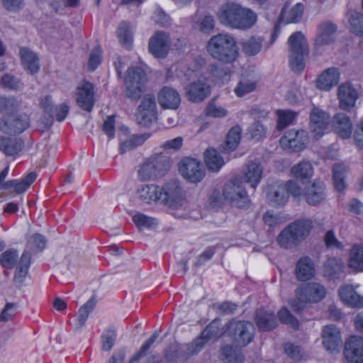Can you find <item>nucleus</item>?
I'll list each match as a JSON object with an SVG mask.
<instances>
[{
  "instance_id": "obj_3",
  "label": "nucleus",
  "mask_w": 363,
  "mask_h": 363,
  "mask_svg": "<svg viewBox=\"0 0 363 363\" xmlns=\"http://www.w3.org/2000/svg\"><path fill=\"white\" fill-rule=\"evenodd\" d=\"M31 251H3L0 265L6 269L15 268L13 281L21 286L26 278L31 264Z\"/></svg>"
},
{
  "instance_id": "obj_9",
  "label": "nucleus",
  "mask_w": 363,
  "mask_h": 363,
  "mask_svg": "<svg viewBox=\"0 0 363 363\" xmlns=\"http://www.w3.org/2000/svg\"><path fill=\"white\" fill-rule=\"evenodd\" d=\"M184 201L182 189L177 180L169 181L160 187V203L168 208L177 209L183 205Z\"/></svg>"
},
{
  "instance_id": "obj_42",
  "label": "nucleus",
  "mask_w": 363,
  "mask_h": 363,
  "mask_svg": "<svg viewBox=\"0 0 363 363\" xmlns=\"http://www.w3.org/2000/svg\"><path fill=\"white\" fill-rule=\"evenodd\" d=\"M241 128L238 125L233 127L228 132L223 150L226 152L235 150L240 141Z\"/></svg>"
},
{
  "instance_id": "obj_22",
  "label": "nucleus",
  "mask_w": 363,
  "mask_h": 363,
  "mask_svg": "<svg viewBox=\"0 0 363 363\" xmlns=\"http://www.w3.org/2000/svg\"><path fill=\"white\" fill-rule=\"evenodd\" d=\"M210 94V86L203 81L199 79L186 86V96L192 102H200Z\"/></svg>"
},
{
  "instance_id": "obj_33",
  "label": "nucleus",
  "mask_w": 363,
  "mask_h": 363,
  "mask_svg": "<svg viewBox=\"0 0 363 363\" xmlns=\"http://www.w3.org/2000/svg\"><path fill=\"white\" fill-rule=\"evenodd\" d=\"M256 324L259 330L267 331L275 328L277 323L274 313L264 309H259L256 313Z\"/></svg>"
},
{
  "instance_id": "obj_14",
  "label": "nucleus",
  "mask_w": 363,
  "mask_h": 363,
  "mask_svg": "<svg viewBox=\"0 0 363 363\" xmlns=\"http://www.w3.org/2000/svg\"><path fill=\"white\" fill-rule=\"evenodd\" d=\"M326 195L325 185L319 179L308 183L303 191L306 202L313 206L322 203L325 200Z\"/></svg>"
},
{
  "instance_id": "obj_51",
  "label": "nucleus",
  "mask_w": 363,
  "mask_h": 363,
  "mask_svg": "<svg viewBox=\"0 0 363 363\" xmlns=\"http://www.w3.org/2000/svg\"><path fill=\"white\" fill-rule=\"evenodd\" d=\"M278 116L277 128L279 130L284 129L290 125L297 116L295 111L291 110H277Z\"/></svg>"
},
{
  "instance_id": "obj_53",
  "label": "nucleus",
  "mask_w": 363,
  "mask_h": 363,
  "mask_svg": "<svg viewBox=\"0 0 363 363\" xmlns=\"http://www.w3.org/2000/svg\"><path fill=\"white\" fill-rule=\"evenodd\" d=\"M118 37L120 43L125 48L130 46L132 35L130 25L126 22H122L118 28Z\"/></svg>"
},
{
  "instance_id": "obj_29",
  "label": "nucleus",
  "mask_w": 363,
  "mask_h": 363,
  "mask_svg": "<svg viewBox=\"0 0 363 363\" xmlns=\"http://www.w3.org/2000/svg\"><path fill=\"white\" fill-rule=\"evenodd\" d=\"M295 274L297 279L301 281L313 278L315 275V269L311 259L307 257L301 258L296 264Z\"/></svg>"
},
{
  "instance_id": "obj_54",
  "label": "nucleus",
  "mask_w": 363,
  "mask_h": 363,
  "mask_svg": "<svg viewBox=\"0 0 363 363\" xmlns=\"http://www.w3.org/2000/svg\"><path fill=\"white\" fill-rule=\"evenodd\" d=\"M133 220L136 226L143 228H151L157 225L156 220L143 213H137L133 217Z\"/></svg>"
},
{
  "instance_id": "obj_40",
  "label": "nucleus",
  "mask_w": 363,
  "mask_h": 363,
  "mask_svg": "<svg viewBox=\"0 0 363 363\" xmlns=\"http://www.w3.org/2000/svg\"><path fill=\"white\" fill-rule=\"evenodd\" d=\"M96 298L91 296L84 305H82L77 313V326L82 328L84 326L89 314L93 311L96 305Z\"/></svg>"
},
{
  "instance_id": "obj_16",
  "label": "nucleus",
  "mask_w": 363,
  "mask_h": 363,
  "mask_svg": "<svg viewBox=\"0 0 363 363\" xmlns=\"http://www.w3.org/2000/svg\"><path fill=\"white\" fill-rule=\"evenodd\" d=\"M308 142L307 132L303 130H290L280 139V143L283 147L294 152H299L304 149Z\"/></svg>"
},
{
  "instance_id": "obj_64",
  "label": "nucleus",
  "mask_w": 363,
  "mask_h": 363,
  "mask_svg": "<svg viewBox=\"0 0 363 363\" xmlns=\"http://www.w3.org/2000/svg\"><path fill=\"white\" fill-rule=\"evenodd\" d=\"M224 202H226V199L224 196L223 191L220 192L218 190H214L210 195L209 203L211 207H220Z\"/></svg>"
},
{
  "instance_id": "obj_26",
  "label": "nucleus",
  "mask_w": 363,
  "mask_h": 363,
  "mask_svg": "<svg viewBox=\"0 0 363 363\" xmlns=\"http://www.w3.org/2000/svg\"><path fill=\"white\" fill-rule=\"evenodd\" d=\"M158 102L163 108L177 109L181 102L180 95L173 88L165 86L158 94Z\"/></svg>"
},
{
  "instance_id": "obj_27",
  "label": "nucleus",
  "mask_w": 363,
  "mask_h": 363,
  "mask_svg": "<svg viewBox=\"0 0 363 363\" xmlns=\"http://www.w3.org/2000/svg\"><path fill=\"white\" fill-rule=\"evenodd\" d=\"M341 301L346 305L354 308L363 307V296H359L352 286H344L339 290Z\"/></svg>"
},
{
  "instance_id": "obj_52",
  "label": "nucleus",
  "mask_w": 363,
  "mask_h": 363,
  "mask_svg": "<svg viewBox=\"0 0 363 363\" xmlns=\"http://www.w3.org/2000/svg\"><path fill=\"white\" fill-rule=\"evenodd\" d=\"M40 106L43 109L45 113L48 115V117L45 116V128H48L52 125L53 121L52 113L54 106L52 103L51 97L46 96L43 98L40 102Z\"/></svg>"
},
{
  "instance_id": "obj_12",
  "label": "nucleus",
  "mask_w": 363,
  "mask_h": 363,
  "mask_svg": "<svg viewBox=\"0 0 363 363\" xmlns=\"http://www.w3.org/2000/svg\"><path fill=\"white\" fill-rule=\"evenodd\" d=\"M202 349L201 340H194L191 344L179 345L174 343L169 345L166 351L165 357L168 361L172 362L177 359H186L196 354Z\"/></svg>"
},
{
  "instance_id": "obj_31",
  "label": "nucleus",
  "mask_w": 363,
  "mask_h": 363,
  "mask_svg": "<svg viewBox=\"0 0 363 363\" xmlns=\"http://www.w3.org/2000/svg\"><path fill=\"white\" fill-rule=\"evenodd\" d=\"M37 175L34 172L29 173L21 180H9L1 184V189H9L14 188L16 194H22L27 190L30 184L36 179Z\"/></svg>"
},
{
  "instance_id": "obj_44",
  "label": "nucleus",
  "mask_w": 363,
  "mask_h": 363,
  "mask_svg": "<svg viewBox=\"0 0 363 363\" xmlns=\"http://www.w3.org/2000/svg\"><path fill=\"white\" fill-rule=\"evenodd\" d=\"M277 242L282 248H293L300 243L288 227L285 228L280 233L277 237Z\"/></svg>"
},
{
  "instance_id": "obj_24",
  "label": "nucleus",
  "mask_w": 363,
  "mask_h": 363,
  "mask_svg": "<svg viewBox=\"0 0 363 363\" xmlns=\"http://www.w3.org/2000/svg\"><path fill=\"white\" fill-rule=\"evenodd\" d=\"M268 201L274 206L284 205L288 199L286 188L281 181L274 182L268 186L267 193Z\"/></svg>"
},
{
  "instance_id": "obj_17",
  "label": "nucleus",
  "mask_w": 363,
  "mask_h": 363,
  "mask_svg": "<svg viewBox=\"0 0 363 363\" xmlns=\"http://www.w3.org/2000/svg\"><path fill=\"white\" fill-rule=\"evenodd\" d=\"M94 85L86 81L81 82L77 89L76 102L84 111H91L94 104Z\"/></svg>"
},
{
  "instance_id": "obj_1",
  "label": "nucleus",
  "mask_w": 363,
  "mask_h": 363,
  "mask_svg": "<svg viewBox=\"0 0 363 363\" xmlns=\"http://www.w3.org/2000/svg\"><path fill=\"white\" fill-rule=\"evenodd\" d=\"M218 17L223 25L240 30L249 29L257 21V15L254 11L235 2L222 5Z\"/></svg>"
},
{
  "instance_id": "obj_47",
  "label": "nucleus",
  "mask_w": 363,
  "mask_h": 363,
  "mask_svg": "<svg viewBox=\"0 0 363 363\" xmlns=\"http://www.w3.org/2000/svg\"><path fill=\"white\" fill-rule=\"evenodd\" d=\"M20 108V104L14 97L0 96V112L13 116Z\"/></svg>"
},
{
  "instance_id": "obj_63",
  "label": "nucleus",
  "mask_w": 363,
  "mask_h": 363,
  "mask_svg": "<svg viewBox=\"0 0 363 363\" xmlns=\"http://www.w3.org/2000/svg\"><path fill=\"white\" fill-rule=\"evenodd\" d=\"M28 247L43 250L46 247V239L43 235L35 233L28 241Z\"/></svg>"
},
{
  "instance_id": "obj_32",
  "label": "nucleus",
  "mask_w": 363,
  "mask_h": 363,
  "mask_svg": "<svg viewBox=\"0 0 363 363\" xmlns=\"http://www.w3.org/2000/svg\"><path fill=\"white\" fill-rule=\"evenodd\" d=\"M339 77L340 74L336 68H329L318 78L317 87L321 90H328L337 84Z\"/></svg>"
},
{
  "instance_id": "obj_56",
  "label": "nucleus",
  "mask_w": 363,
  "mask_h": 363,
  "mask_svg": "<svg viewBox=\"0 0 363 363\" xmlns=\"http://www.w3.org/2000/svg\"><path fill=\"white\" fill-rule=\"evenodd\" d=\"M349 21L351 26V30L354 33L359 35H363V13H352L349 19Z\"/></svg>"
},
{
  "instance_id": "obj_34",
  "label": "nucleus",
  "mask_w": 363,
  "mask_h": 363,
  "mask_svg": "<svg viewBox=\"0 0 363 363\" xmlns=\"http://www.w3.org/2000/svg\"><path fill=\"white\" fill-rule=\"evenodd\" d=\"M20 54L23 68L30 74L37 73L40 69V64L35 53L28 48H21Z\"/></svg>"
},
{
  "instance_id": "obj_5",
  "label": "nucleus",
  "mask_w": 363,
  "mask_h": 363,
  "mask_svg": "<svg viewBox=\"0 0 363 363\" xmlns=\"http://www.w3.org/2000/svg\"><path fill=\"white\" fill-rule=\"evenodd\" d=\"M288 42L291 68L295 72H301L305 67L304 57L308 53L307 41L301 32H296L289 37Z\"/></svg>"
},
{
  "instance_id": "obj_8",
  "label": "nucleus",
  "mask_w": 363,
  "mask_h": 363,
  "mask_svg": "<svg viewBox=\"0 0 363 363\" xmlns=\"http://www.w3.org/2000/svg\"><path fill=\"white\" fill-rule=\"evenodd\" d=\"M227 335L238 346H246L253 340L255 327L247 321H231L227 327Z\"/></svg>"
},
{
  "instance_id": "obj_39",
  "label": "nucleus",
  "mask_w": 363,
  "mask_h": 363,
  "mask_svg": "<svg viewBox=\"0 0 363 363\" xmlns=\"http://www.w3.org/2000/svg\"><path fill=\"white\" fill-rule=\"evenodd\" d=\"M291 173L293 177L303 182L312 177L313 168L310 162L303 160L291 167Z\"/></svg>"
},
{
  "instance_id": "obj_59",
  "label": "nucleus",
  "mask_w": 363,
  "mask_h": 363,
  "mask_svg": "<svg viewBox=\"0 0 363 363\" xmlns=\"http://www.w3.org/2000/svg\"><path fill=\"white\" fill-rule=\"evenodd\" d=\"M17 304L7 303L0 313V322L11 320L17 313Z\"/></svg>"
},
{
  "instance_id": "obj_4",
  "label": "nucleus",
  "mask_w": 363,
  "mask_h": 363,
  "mask_svg": "<svg viewBox=\"0 0 363 363\" xmlns=\"http://www.w3.org/2000/svg\"><path fill=\"white\" fill-rule=\"evenodd\" d=\"M326 296V289L318 283L310 282L299 286L296 290V298L289 303L292 309L300 311L306 303H318Z\"/></svg>"
},
{
  "instance_id": "obj_7",
  "label": "nucleus",
  "mask_w": 363,
  "mask_h": 363,
  "mask_svg": "<svg viewBox=\"0 0 363 363\" xmlns=\"http://www.w3.org/2000/svg\"><path fill=\"white\" fill-rule=\"evenodd\" d=\"M146 82V74L142 68H129L125 78V96L133 101H138L145 91Z\"/></svg>"
},
{
  "instance_id": "obj_48",
  "label": "nucleus",
  "mask_w": 363,
  "mask_h": 363,
  "mask_svg": "<svg viewBox=\"0 0 363 363\" xmlns=\"http://www.w3.org/2000/svg\"><path fill=\"white\" fill-rule=\"evenodd\" d=\"M207 72L213 81L224 80L229 76L230 69L228 67L220 66L213 62L208 66Z\"/></svg>"
},
{
  "instance_id": "obj_11",
  "label": "nucleus",
  "mask_w": 363,
  "mask_h": 363,
  "mask_svg": "<svg viewBox=\"0 0 363 363\" xmlns=\"http://www.w3.org/2000/svg\"><path fill=\"white\" fill-rule=\"evenodd\" d=\"M156 107L155 96L152 94L145 95L135 113L137 123L142 127H149L156 120Z\"/></svg>"
},
{
  "instance_id": "obj_61",
  "label": "nucleus",
  "mask_w": 363,
  "mask_h": 363,
  "mask_svg": "<svg viewBox=\"0 0 363 363\" xmlns=\"http://www.w3.org/2000/svg\"><path fill=\"white\" fill-rule=\"evenodd\" d=\"M101 50L99 47H96L91 52L88 62V67L91 71H94L101 63Z\"/></svg>"
},
{
  "instance_id": "obj_45",
  "label": "nucleus",
  "mask_w": 363,
  "mask_h": 363,
  "mask_svg": "<svg viewBox=\"0 0 363 363\" xmlns=\"http://www.w3.org/2000/svg\"><path fill=\"white\" fill-rule=\"evenodd\" d=\"M242 51L247 55H257L262 49V39L261 38L252 37L244 40L241 43Z\"/></svg>"
},
{
  "instance_id": "obj_6",
  "label": "nucleus",
  "mask_w": 363,
  "mask_h": 363,
  "mask_svg": "<svg viewBox=\"0 0 363 363\" xmlns=\"http://www.w3.org/2000/svg\"><path fill=\"white\" fill-rule=\"evenodd\" d=\"M171 162L168 157L162 154L150 157L138 170V177L142 181L154 179L164 176L169 169Z\"/></svg>"
},
{
  "instance_id": "obj_20",
  "label": "nucleus",
  "mask_w": 363,
  "mask_h": 363,
  "mask_svg": "<svg viewBox=\"0 0 363 363\" xmlns=\"http://www.w3.org/2000/svg\"><path fill=\"white\" fill-rule=\"evenodd\" d=\"M323 344L325 350L330 353L338 351L342 344L340 332L334 325L325 326L322 333Z\"/></svg>"
},
{
  "instance_id": "obj_43",
  "label": "nucleus",
  "mask_w": 363,
  "mask_h": 363,
  "mask_svg": "<svg viewBox=\"0 0 363 363\" xmlns=\"http://www.w3.org/2000/svg\"><path fill=\"white\" fill-rule=\"evenodd\" d=\"M205 162L209 170L217 172L223 164V158L214 149H208L205 152Z\"/></svg>"
},
{
  "instance_id": "obj_15",
  "label": "nucleus",
  "mask_w": 363,
  "mask_h": 363,
  "mask_svg": "<svg viewBox=\"0 0 363 363\" xmlns=\"http://www.w3.org/2000/svg\"><path fill=\"white\" fill-rule=\"evenodd\" d=\"M343 354L347 363H363V337L350 336L345 342Z\"/></svg>"
},
{
  "instance_id": "obj_2",
  "label": "nucleus",
  "mask_w": 363,
  "mask_h": 363,
  "mask_svg": "<svg viewBox=\"0 0 363 363\" xmlns=\"http://www.w3.org/2000/svg\"><path fill=\"white\" fill-rule=\"evenodd\" d=\"M206 49L213 59L225 64L233 63L239 55L237 42L228 33H219L212 36L207 43Z\"/></svg>"
},
{
  "instance_id": "obj_10",
  "label": "nucleus",
  "mask_w": 363,
  "mask_h": 363,
  "mask_svg": "<svg viewBox=\"0 0 363 363\" xmlns=\"http://www.w3.org/2000/svg\"><path fill=\"white\" fill-rule=\"evenodd\" d=\"M224 196L226 202L233 206L244 208L250 205V199L245 189L242 186V182L238 178H233L223 186Z\"/></svg>"
},
{
  "instance_id": "obj_38",
  "label": "nucleus",
  "mask_w": 363,
  "mask_h": 363,
  "mask_svg": "<svg viewBox=\"0 0 363 363\" xmlns=\"http://www.w3.org/2000/svg\"><path fill=\"white\" fill-rule=\"evenodd\" d=\"M296 239L301 242L309 234L312 228L311 222L307 220H298L287 226Z\"/></svg>"
},
{
  "instance_id": "obj_28",
  "label": "nucleus",
  "mask_w": 363,
  "mask_h": 363,
  "mask_svg": "<svg viewBox=\"0 0 363 363\" xmlns=\"http://www.w3.org/2000/svg\"><path fill=\"white\" fill-rule=\"evenodd\" d=\"M333 123L340 137L343 139L350 138L352 133V123L345 113H337L333 117Z\"/></svg>"
},
{
  "instance_id": "obj_46",
  "label": "nucleus",
  "mask_w": 363,
  "mask_h": 363,
  "mask_svg": "<svg viewBox=\"0 0 363 363\" xmlns=\"http://www.w3.org/2000/svg\"><path fill=\"white\" fill-rule=\"evenodd\" d=\"M303 9V5L297 3L288 11L286 10V7H284L281 10V16L287 23H297L302 17Z\"/></svg>"
},
{
  "instance_id": "obj_50",
  "label": "nucleus",
  "mask_w": 363,
  "mask_h": 363,
  "mask_svg": "<svg viewBox=\"0 0 363 363\" xmlns=\"http://www.w3.org/2000/svg\"><path fill=\"white\" fill-rule=\"evenodd\" d=\"M147 138L143 135H133L123 142L120 145V153L124 154L130 150H133L138 146L141 145L145 140Z\"/></svg>"
},
{
  "instance_id": "obj_23",
  "label": "nucleus",
  "mask_w": 363,
  "mask_h": 363,
  "mask_svg": "<svg viewBox=\"0 0 363 363\" xmlns=\"http://www.w3.org/2000/svg\"><path fill=\"white\" fill-rule=\"evenodd\" d=\"M262 173L263 167L261 163L257 161H250L243 169L242 179L255 189L260 182Z\"/></svg>"
},
{
  "instance_id": "obj_25",
  "label": "nucleus",
  "mask_w": 363,
  "mask_h": 363,
  "mask_svg": "<svg viewBox=\"0 0 363 363\" xmlns=\"http://www.w3.org/2000/svg\"><path fill=\"white\" fill-rule=\"evenodd\" d=\"M336 26L330 22L322 23L318 26V31L315 40V47L318 49L320 47L329 45L335 40Z\"/></svg>"
},
{
  "instance_id": "obj_41",
  "label": "nucleus",
  "mask_w": 363,
  "mask_h": 363,
  "mask_svg": "<svg viewBox=\"0 0 363 363\" xmlns=\"http://www.w3.org/2000/svg\"><path fill=\"white\" fill-rule=\"evenodd\" d=\"M347 171V167L342 164H335L333 168V179L335 188L338 191H342L345 187V175Z\"/></svg>"
},
{
  "instance_id": "obj_21",
  "label": "nucleus",
  "mask_w": 363,
  "mask_h": 363,
  "mask_svg": "<svg viewBox=\"0 0 363 363\" xmlns=\"http://www.w3.org/2000/svg\"><path fill=\"white\" fill-rule=\"evenodd\" d=\"M337 96L340 108L344 111L352 108L358 99L357 90L350 83H345L339 86Z\"/></svg>"
},
{
  "instance_id": "obj_58",
  "label": "nucleus",
  "mask_w": 363,
  "mask_h": 363,
  "mask_svg": "<svg viewBox=\"0 0 363 363\" xmlns=\"http://www.w3.org/2000/svg\"><path fill=\"white\" fill-rule=\"evenodd\" d=\"M349 267L357 272L363 271V251H351Z\"/></svg>"
},
{
  "instance_id": "obj_57",
  "label": "nucleus",
  "mask_w": 363,
  "mask_h": 363,
  "mask_svg": "<svg viewBox=\"0 0 363 363\" xmlns=\"http://www.w3.org/2000/svg\"><path fill=\"white\" fill-rule=\"evenodd\" d=\"M279 320L291 326L294 329H297L298 327V320L291 314L286 307H282L278 312Z\"/></svg>"
},
{
  "instance_id": "obj_49",
  "label": "nucleus",
  "mask_w": 363,
  "mask_h": 363,
  "mask_svg": "<svg viewBox=\"0 0 363 363\" xmlns=\"http://www.w3.org/2000/svg\"><path fill=\"white\" fill-rule=\"evenodd\" d=\"M221 354L225 363H243L244 356L240 351H235L231 346L225 345L221 348Z\"/></svg>"
},
{
  "instance_id": "obj_13",
  "label": "nucleus",
  "mask_w": 363,
  "mask_h": 363,
  "mask_svg": "<svg viewBox=\"0 0 363 363\" xmlns=\"http://www.w3.org/2000/svg\"><path fill=\"white\" fill-rule=\"evenodd\" d=\"M179 170L183 177L191 183L201 182L205 175L202 164L191 157L184 158L179 162Z\"/></svg>"
},
{
  "instance_id": "obj_18",
  "label": "nucleus",
  "mask_w": 363,
  "mask_h": 363,
  "mask_svg": "<svg viewBox=\"0 0 363 363\" xmlns=\"http://www.w3.org/2000/svg\"><path fill=\"white\" fill-rule=\"evenodd\" d=\"M170 44L169 35L163 31H158L150 39L149 50L155 57L163 58L167 55Z\"/></svg>"
},
{
  "instance_id": "obj_62",
  "label": "nucleus",
  "mask_w": 363,
  "mask_h": 363,
  "mask_svg": "<svg viewBox=\"0 0 363 363\" xmlns=\"http://www.w3.org/2000/svg\"><path fill=\"white\" fill-rule=\"evenodd\" d=\"M102 348L104 351H110L116 339V333L114 330H108L102 337Z\"/></svg>"
},
{
  "instance_id": "obj_30",
  "label": "nucleus",
  "mask_w": 363,
  "mask_h": 363,
  "mask_svg": "<svg viewBox=\"0 0 363 363\" xmlns=\"http://www.w3.org/2000/svg\"><path fill=\"white\" fill-rule=\"evenodd\" d=\"M30 125L29 117L27 114H21L14 117V125L8 127L5 122H2L0 125V130L6 134H20L27 129Z\"/></svg>"
},
{
  "instance_id": "obj_19",
  "label": "nucleus",
  "mask_w": 363,
  "mask_h": 363,
  "mask_svg": "<svg viewBox=\"0 0 363 363\" xmlns=\"http://www.w3.org/2000/svg\"><path fill=\"white\" fill-rule=\"evenodd\" d=\"M330 123L329 115L323 110L314 107L310 115V128L316 138L321 137Z\"/></svg>"
},
{
  "instance_id": "obj_55",
  "label": "nucleus",
  "mask_w": 363,
  "mask_h": 363,
  "mask_svg": "<svg viewBox=\"0 0 363 363\" xmlns=\"http://www.w3.org/2000/svg\"><path fill=\"white\" fill-rule=\"evenodd\" d=\"M256 82L251 80L242 79L235 89V92L238 96H242L245 94L253 91L256 89Z\"/></svg>"
},
{
  "instance_id": "obj_35",
  "label": "nucleus",
  "mask_w": 363,
  "mask_h": 363,
  "mask_svg": "<svg viewBox=\"0 0 363 363\" xmlns=\"http://www.w3.org/2000/svg\"><path fill=\"white\" fill-rule=\"evenodd\" d=\"M23 143L17 138L0 136V150L7 156H13L22 150Z\"/></svg>"
},
{
  "instance_id": "obj_37",
  "label": "nucleus",
  "mask_w": 363,
  "mask_h": 363,
  "mask_svg": "<svg viewBox=\"0 0 363 363\" xmlns=\"http://www.w3.org/2000/svg\"><path fill=\"white\" fill-rule=\"evenodd\" d=\"M160 187L153 184L143 186L138 190L139 199L146 203H160Z\"/></svg>"
},
{
  "instance_id": "obj_60",
  "label": "nucleus",
  "mask_w": 363,
  "mask_h": 363,
  "mask_svg": "<svg viewBox=\"0 0 363 363\" xmlns=\"http://www.w3.org/2000/svg\"><path fill=\"white\" fill-rule=\"evenodd\" d=\"M1 82L4 87L9 89L17 90L22 88L21 81L9 74H5L1 79Z\"/></svg>"
},
{
  "instance_id": "obj_36",
  "label": "nucleus",
  "mask_w": 363,
  "mask_h": 363,
  "mask_svg": "<svg viewBox=\"0 0 363 363\" xmlns=\"http://www.w3.org/2000/svg\"><path fill=\"white\" fill-rule=\"evenodd\" d=\"M220 322L219 320H214L212 321L202 332L200 337L196 338L195 340H201L202 348L203 346L211 339L216 340L221 337L224 333H227L226 331H223V329L220 328Z\"/></svg>"
}]
</instances>
